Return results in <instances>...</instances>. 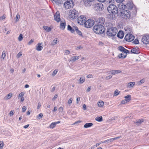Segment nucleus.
<instances>
[{
    "mask_svg": "<svg viewBox=\"0 0 149 149\" xmlns=\"http://www.w3.org/2000/svg\"><path fill=\"white\" fill-rule=\"evenodd\" d=\"M104 103V102L102 101H100L97 102V105L99 107H102L103 106Z\"/></svg>",
    "mask_w": 149,
    "mask_h": 149,
    "instance_id": "obj_31",
    "label": "nucleus"
},
{
    "mask_svg": "<svg viewBox=\"0 0 149 149\" xmlns=\"http://www.w3.org/2000/svg\"><path fill=\"white\" fill-rule=\"evenodd\" d=\"M72 98H70V99L68 101V103L69 104H70L72 103Z\"/></svg>",
    "mask_w": 149,
    "mask_h": 149,
    "instance_id": "obj_54",
    "label": "nucleus"
},
{
    "mask_svg": "<svg viewBox=\"0 0 149 149\" xmlns=\"http://www.w3.org/2000/svg\"><path fill=\"white\" fill-rule=\"evenodd\" d=\"M75 30L76 32L80 36H82V33L81 32L79 31L77 27H75Z\"/></svg>",
    "mask_w": 149,
    "mask_h": 149,
    "instance_id": "obj_33",
    "label": "nucleus"
},
{
    "mask_svg": "<svg viewBox=\"0 0 149 149\" xmlns=\"http://www.w3.org/2000/svg\"><path fill=\"white\" fill-rule=\"evenodd\" d=\"M42 45V43H39L37 45V46L36 47V50L38 51H40L42 50V49L43 48V45Z\"/></svg>",
    "mask_w": 149,
    "mask_h": 149,
    "instance_id": "obj_17",
    "label": "nucleus"
},
{
    "mask_svg": "<svg viewBox=\"0 0 149 149\" xmlns=\"http://www.w3.org/2000/svg\"><path fill=\"white\" fill-rule=\"evenodd\" d=\"M4 145L3 141H0V149H2Z\"/></svg>",
    "mask_w": 149,
    "mask_h": 149,
    "instance_id": "obj_47",
    "label": "nucleus"
},
{
    "mask_svg": "<svg viewBox=\"0 0 149 149\" xmlns=\"http://www.w3.org/2000/svg\"><path fill=\"white\" fill-rule=\"evenodd\" d=\"M57 97H58V95L57 94H55V95L54 97L52 99V100H55L57 98Z\"/></svg>",
    "mask_w": 149,
    "mask_h": 149,
    "instance_id": "obj_64",
    "label": "nucleus"
},
{
    "mask_svg": "<svg viewBox=\"0 0 149 149\" xmlns=\"http://www.w3.org/2000/svg\"><path fill=\"white\" fill-rule=\"evenodd\" d=\"M112 77V76H111V75H109L108 76H107L106 77V79H111Z\"/></svg>",
    "mask_w": 149,
    "mask_h": 149,
    "instance_id": "obj_60",
    "label": "nucleus"
},
{
    "mask_svg": "<svg viewBox=\"0 0 149 149\" xmlns=\"http://www.w3.org/2000/svg\"><path fill=\"white\" fill-rule=\"evenodd\" d=\"M104 5L101 3H95L94 6V8L96 11H100L104 9Z\"/></svg>",
    "mask_w": 149,
    "mask_h": 149,
    "instance_id": "obj_6",
    "label": "nucleus"
},
{
    "mask_svg": "<svg viewBox=\"0 0 149 149\" xmlns=\"http://www.w3.org/2000/svg\"><path fill=\"white\" fill-rule=\"evenodd\" d=\"M135 82H130L127 85L128 88L133 87L135 85Z\"/></svg>",
    "mask_w": 149,
    "mask_h": 149,
    "instance_id": "obj_26",
    "label": "nucleus"
},
{
    "mask_svg": "<svg viewBox=\"0 0 149 149\" xmlns=\"http://www.w3.org/2000/svg\"><path fill=\"white\" fill-rule=\"evenodd\" d=\"M121 138V136H119L116 137L115 138L110 139L104 141V142L106 143H109L110 142H113L114 140L117 139H118L120 138Z\"/></svg>",
    "mask_w": 149,
    "mask_h": 149,
    "instance_id": "obj_14",
    "label": "nucleus"
},
{
    "mask_svg": "<svg viewBox=\"0 0 149 149\" xmlns=\"http://www.w3.org/2000/svg\"><path fill=\"white\" fill-rule=\"evenodd\" d=\"M66 25L65 22H62L60 25V28L61 29L63 30L65 28Z\"/></svg>",
    "mask_w": 149,
    "mask_h": 149,
    "instance_id": "obj_34",
    "label": "nucleus"
},
{
    "mask_svg": "<svg viewBox=\"0 0 149 149\" xmlns=\"http://www.w3.org/2000/svg\"><path fill=\"white\" fill-rule=\"evenodd\" d=\"M141 41L143 43L145 44L149 43V35H146L143 36L142 38Z\"/></svg>",
    "mask_w": 149,
    "mask_h": 149,
    "instance_id": "obj_13",
    "label": "nucleus"
},
{
    "mask_svg": "<svg viewBox=\"0 0 149 149\" xmlns=\"http://www.w3.org/2000/svg\"><path fill=\"white\" fill-rule=\"evenodd\" d=\"M56 125V123L55 122H53L49 126V127L50 128L53 129L54 128Z\"/></svg>",
    "mask_w": 149,
    "mask_h": 149,
    "instance_id": "obj_38",
    "label": "nucleus"
},
{
    "mask_svg": "<svg viewBox=\"0 0 149 149\" xmlns=\"http://www.w3.org/2000/svg\"><path fill=\"white\" fill-rule=\"evenodd\" d=\"M108 12L110 13L116 14L118 13V8L116 6L113 4H111L107 8Z\"/></svg>",
    "mask_w": 149,
    "mask_h": 149,
    "instance_id": "obj_3",
    "label": "nucleus"
},
{
    "mask_svg": "<svg viewBox=\"0 0 149 149\" xmlns=\"http://www.w3.org/2000/svg\"><path fill=\"white\" fill-rule=\"evenodd\" d=\"M54 19L55 21L58 22L60 21L61 19L59 12L57 11L55 13L54 15Z\"/></svg>",
    "mask_w": 149,
    "mask_h": 149,
    "instance_id": "obj_15",
    "label": "nucleus"
},
{
    "mask_svg": "<svg viewBox=\"0 0 149 149\" xmlns=\"http://www.w3.org/2000/svg\"><path fill=\"white\" fill-rule=\"evenodd\" d=\"M75 27H74V28H73L71 26L69 25H68V30L70 31L71 33H74V31L75 28Z\"/></svg>",
    "mask_w": 149,
    "mask_h": 149,
    "instance_id": "obj_24",
    "label": "nucleus"
},
{
    "mask_svg": "<svg viewBox=\"0 0 149 149\" xmlns=\"http://www.w3.org/2000/svg\"><path fill=\"white\" fill-rule=\"evenodd\" d=\"M23 38V36H22V34H20L18 38V40L20 41H22Z\"/></svg>",
    "mask_w": 149,
    "mask_h": 149,
    "instance_id": "obj_46",
    "label": "nucleus"
},
{
    "mask_svg": "<svg viewBox=\"0 0 149 149\" xmlns=\"http://www.w3.org/2000/svg\"><path fill=\"white\" fill-rule=\"evenodd\" d=\"M133 42L135 44H138L139 43V40L137 39H135Z\"/></svg>",
    "mask_w": 149,
    "mask_h": 149,
    "instance_id": "obj_55",
    "label": "nucleus"
},
{
    "mask_svg": "<svg viewBox=\"0 0 149 149\" xmlns=\"http://www.w3.org/2000/svg\"><path fill=\"white\" fill-rule=\"evenodd\" d=\"M128 102L126 100L124 99L121 102V103L122 104H125L127 103Z\"/></svg>",
    "mask_w": 149,
    "mask_h": 149,
    "instance_id": "obj_59",
    "label": "nucleus"
},
{
    "mask_svg": "<svg viewBox=\"0 0 149 149\" xmlns=\"http://www.w3.org/2000/svg\"><path fill=\"white\" fill-rule=\"evenodd\" d=\"M96 25L103 26L105 22L104 19L103 18L101 17L97 18L96 20Z\"/></svg>",
    "mask_w": 149,
    "mask_h": 149,
    "instance_id": "obj_12",
    "label": "nucleus"
},
{
    "mask_svg": "<svg viewBox=\"0 0 149 149\" xmlns=\"http://www.w3.org/2000/svg\"><path fill=\"white\" fill-rule=\"evenodd\" d=\"M126 8L127 7L126 5L122 4L121 6H120L119 8L121 12V11L125 10L126 9Z\"/></svg>",
    "mask_w": 149,
    "mask_h": 149,
    "instance_id": "obj_21",
    "label": "nucleus"
},
{
    "mask_svg": "<svg viewBox=\"0 0 149 149\" xmlns=\"http://www.w3.org/2000/svg\"><path fill=\"white\" fill-rule=\"evenodd\" d=\"M125 0H116V1L118 3H121Z\"/></svg>",
    "mask_w": 149,
    "mask_h": 149,
    "instance_id": "obj_61",
    "label": "nucleus"
},
{
    "mask_svg": "<svg viewBox=\"0 0 149 149\" xmlns=\"http://www.w3.org/2000/svg\"><path fill=\"white\" fill-rule=\"evenodd\" d=\"M86 18L83 15H81L77 18L78 23L80 24H84L86 21Z\"/></svg>",
    "mask_w": 149,
    "mask_h": 149,
    "instance_id": "obj_9",
    "label": "nucleus"
},
{
    "mask_svg": "<svg viewBox=\"0 0 149 149\" xmlns=\"http://www.w3.org/2000/svg\"><path fill=\"white\" fill-rule=\"evenodd\" d=\"M124 36V33L122 31H120L117 34V36L120 38H122Z\"/></svg>",
    "mask_w": 149,
    "mask_h": 149,
    "instance_id": "obj_19",
    "label": "nucleus"
},
{
    "mask_svg": "<svg viewBox=\"0 0 149 149\" xmlns=\"http://www.w3.org/2000/svg\"><path fill=\"white\" fill-rule=\"evenodd\" d=\"M27 109V107L26 106H24L22 108V112H24Z\"/></svg>",
    "mask_w": 149,
    "mask_h": 149,
    "instance_id": "obj_52",
    "label": "nucleus"
},
{
    "mask_svg": "<svg viewBox=\"0 0 149 149\" xmlns=\"http://www.w3.org/2000/svg\"><path fill=\"white\" fill-rule=\"evenodd\" d=\"M13 95L12 93H10L4 97V99L5 100H7L11 98Z\"/></svg>",
    "mask_w": 149,
    "mask_h": 149,
    "instance_id": "obj_28",
    "label": "nucleus"
},
{
    "mask_svg": "<svg viewBox=\"0 0 149 149\" xmlns=\"http://www.w3.org/2000/svg\"><path fill=\"white\" fill-rule=\"evenodd\" d=\"M107 2L111 3V4H113L114 1V0H107Z\"/></svg>",
    "mask_w": 149,
    "mask_h": 149,
    "instance_id": "obj_49",
    "label": "nucleus"
},
{
    "mask_svg": "<svg viewBox=\"0 0 149 149\" xmlns=\"http://www.w3.org/2000/svg\"><path fill=\"white\" fill-rule=\"evenodd\" d=\"M25 94V93L24 92H22L20 93L19 95V97H23V96Z\"/></svg>",
    "mask_w": 149,
    "mask_h": 149,
    "instance_id": "obj_43",
    "label": "nucleus"
},
{
    "mask_svg": "<svg viewBox=\"0 0 149 149\" xmlns=\"http://www.w3.org/2000/svg\"><path fill=\"white\" fill-rule=\"evenodd\" d=\"M85 81V78L84 77H80L79 80V83L82 84Z\"/></svg>",
    "mask_w": 149,
    "mask_h": 149,
    "instance_id": "obj_36",
    "label": "nucleus"
},
{
    "mask_svg": "<svg viewBox=\"0 0 149 149\" xmlns=\"http://www.w3.org/2000/svg\"><path fill=\"white\" fill-rule=\"evenodd\" d=\"M145 79H142L139 81H137L136 82L137 84L138 85H141L143 83H144L145 81Z\"/></svg>",
    "mask_w": 149,
    "mask_h": 149,
    "instance_id": "obj_35",
    "label": "nucleus"
},
{
    "mask_svg": "<svg viewBox=\"0 0 149 149\" xmlns=\"http://www.w3.org/2000/svg\"><path fill=\"white\" fill-rule=\"evenodd\" d=\"M43 116V114L42 113H40L38 115L37 118L40 119Z\"/></svg>",
    "mask_w": 149,
    "mask_h": 149,
    "instance_id": "obj_48",
    "label": "nucleus"
},
{
    "mask_svg": "<svg viewBox=\"0 0 149 149\" xmlns=\"http://www.w3.org/2000/svg\"><path fill=\"white\" fill-rule=\"evenodd\" d=\"M144 120L143 119H138L136 121H134V123L136 124V125H139L141 124L142 122H143Z\"/></svg>",
    "mask_w": 149,
    "mask_h": 149,
    "instance_id": "obj_27",
    "label": "nucleus"
},
{
    "mask_svg": "<svg viewBox=\"0 0 149 149\" xmlns=\"http://www.w3.org/2000/svg\"><path fill=\"white\" fill-rule=\"evenodd\" d=\"M107 17L109 18L110 19H114L115 15L113 14H109L107 15Z\"/></svg>",
    "mask_w": 149,
    "mask_h": 149,
    "instance_id": "obj_29",
    "label": "nucleus"
},
{
    "mask_svg": "<svg viewBox=\"0 0 149 149\" xmlns=\"http://www.w3.org/2000/svg\"><path fill=\"white\" fill-rule=\"evenodd\" d=\"M6 51H3L2 52L1 55V58H3V59H4V58L6 57Z\"/></svg>",
    "mask_w": 149,
    "mask_h": 149,
    "instance_id": "obj_41",
    "label": "nucleus"
},
{
    "mask_svg": "<svg viewBox=\"0 0 149 149\" xmlns=\"http://www.w3.org/2000/svg\"><path fill=\"white\" fill-rule=\"evenodd\" d=\"M98 122H101L102 121V116L97 117L95 119Z\"/></svg>",
    "mask_w": 149,
    "mask_h": 149,
    "instance_id": "obj_37",
    "label": "nucleus"
},
{
    "mask_svg": "<svg viewBox=\"0 0 149 149\" xmlns=\"http://www.w3.org/2000/svg\"><path fill=\"white\" fill-rule=\"evenodd\" d=\"M79 56H72L71 58V59L69 61H72L73 62L75 61L76 60H78L79 58Z\"/></svg>",
    "mask_w": 149,
    "mask_h": 149,
    "instance_id": "obj_23",
    "label": "nucleus"
},
{
    "mask_svg": "<svg viewBox=\"0 0 149 149\" xmlns=\"http://www.w3.org/2000/svg\"><path fill=\"white\" fill-rule=\"evenodd\" d=\"M121 15L122 17L125 19H130L131 17V13L129 10H124L120 12Z\"/></svg>",
    "mask_w": 149,
    "mask_h": 149,
    "instance_id": "obj_4",
    "label": "nucleus"
},
{
    "mask_svg": "<svg viewBox=\"0 0 149 149\" xmlns=\"http://www.w3.org/2000/svg\"><path fill=\"white\" fill-rule=\"evenodd\" d=\"M126 6L127 7L128 9L130 10L132 9H134L135 11L136 12V8L134 7V6L132 2L130 1L128 2L127 3Z\"/></svg>",
    "mask_w": 149,
    "mask_h": 149,
    "instance_id": "obj_11",
    "label": "nucleus"
},
{
    "mask_svg": "<svg viewBox=\"0 0 149 149\" xmlns=\"http://www.w3.org/2000/svg\"><path fill=\"white\" fill-rule=\"evenodd\" d=\"M64 6L66 9L72 8L74 6L73 2L72 0H68L64 3Z\"/></svg>",
    "mask_w": 149,
    "mask_h": 149,
    "instance_id": "obj_7",
    "label": "nucleus"
},
{
    "mask_svg": "<svg viewBox=\"0 0 149 149\" xmlns=\"http://www.w3.org/2000/svg\"><path fill=\"white\" fill-rule=\"evenodd\" d=\"M34 40L33 39H31L28 42V45H30L31 44H32L33 42H34Z\"/></svg>",
    "mask_w": 149,
    "mask_h": 149,
    "instance_id": "obj_58",
    "label": "nucleus"
},
{
    "mask_svg": "<svg viewBox=\"0 0 149 149\" xmlns=\"http://www.w3.org/2000/svg\"><path fill=\"white\" fill-rule=\"evenodd\" d=\"M69 14L70 17L73 19L76 18L78 15L77 11L74 9L70 10L69 11Z\"/></svg>",
    "mask_w": 149,
    "mask_h": 149,
    "instance_id": "obj_5",
    "label": "nucleus"
},
{
    "mask_svg": "<svg viewBox=\"0 0 149 149\" xmlns=\"http://www.w3.org/2000/svg\"><path fill=\"white\" fill-rule=\"evenodd\" d=\"M20 18V16L19 14H17V15L16 16L15 19H16V22H17L19 21V19Z\"/></svg>",
    "mask_w": 149,
    "mask_h": 149,
    "instance_id": "obj_44",
    "label": "nucleus"
},
{
    "mask_svg": "<svg viewBox=\"0 0 149 149\" xmlns=\"http://www.w3.org/2000/svg\"><path fill=\"white\" fill-rule=\"evenodd\" d=\"M94 24V21L93 19H90L86 21L84 23V25L85 27L90 28L93 26Z\"/></svg>",
    "mask_w": 149,
    "mask_h": 149,
    "instance_id": "obj_8",
    "label": "nucleus"
},
{
    "mask_svg": "<svg viewBox=\"0 0 149 149\" xmlns=\"http://www.w3.org/2000/svg\"><path fill=\"white\" fill-rule=\"evenodd\" d=\"M83 48V47L82 46L80 45L76 47L75 48L76 49L78 50V49H81Z\"/></svg>",
    "mask_w": 149,
    "mask_h": 149,
    "instance_id": "obj_51",
    "label": "nucleus"
},
{
    "mask_svg": "<svg viewBox=\"0 0 149 149\" xmlns=\"http://www.w3.org/2000/svg\"><path fill=\"white\" fill-rule=\"evenodd\" d=\"M93 125V124L92 123H87L85 124L84 126V127L87 128L92 126Z\"/></svg>",
    "mask_w": 149,
    "mask_h": 149,
    "instance_id": "obj_30",
    "label": "nucleus"
},
{
    "mask_svg": "<svg viewBox=\"0 0 149 149\" xmlns=\"http://www.w3.org/2000/svg\"><path fill=\"white\" fill-rule=\"evenodd\" d=\"M127 53H125V52H122L121 54H119L118 56L119 58H124L126 56L127 54Z\"/></svg>",
    "mask_w": 149,
    "mask_h": 149,
    "instance_id": "obj_20",
    "label": "nucleus"
},
{
    "mask_svg": "<svg viewBox=\"0 0 149 149\" xmlns=\"http://www.w3.org/2000/svg\"><path fill=\"white\" fill-rule=\"evenodd\" d=\"M118 49L123 52H125V53H129L130 52L128 50L126 49L122 46H120L118 47Z\"/></svg>",
    "mask_w": 149,
    "mask_h": 149,
    "instance_id": "obj_16",
    "label": "nucleus"
},
{
    "mask_svg": "<svg viewBox=\"0 0 149 149\" xmlns=\"http://www.w3.org/2000/svg\"><path fill=\"white\" fill-rule=\"evenodd\" d=\"M112 75H115L116 74L120 73L121 72V71L120 70H113L110 71Z\"/></svg>",
    "mask_w": 149,
    "mask_h": 149,
    "instance_id": "obj_25",
    "label": "nucleus"
},
{
    "mask_svg": "<svg viewBox=\"0 0 149 149\" xmlns=\"http://www.w3.org/2000/svg\"><path fill=\"white\" fill-rule=\"evenodd\" d=\"M58 71V70L57 69H56L54 70L52 73V75L53 76H55L57 74Z\"/></svg>",
    "mask_w": 149,
    "mask_h": 149,
    "instance_id": "obj_45",
    "label": "nucleus"
},
{
    "mask_svg": "<svg viewBox=\"0 0 149 149\" xmlns=\"http://www.w3.org/2000/svg\"><path fill=\"white\" fill-rule=\"evenodd\" d=\"M93 75L91 74L88 75L87 76V77L88 78H93Z\"/></svg>",
    "mask_w": 149,
    "mask_h": 149,
    "instance_id": "obj_63",
    "label": "nucleus"
},
{
    "mask_svg": "<svg viewBox=\"0 0 149 149\" xmlns=\"http://www.w3.org/2000/svg\"><path fill=\"white\" fill-rule=\"evenodd\" d=\"M70 52L68 50H66L65 51V53L66 55H68L70 54Z\"/></svg>",
    "mask_w": 149,
    "mask_h": 149,
    "instance_id": "obj_57",
    "label": "nucleus"
},
{
    "mask_svg": "<svg viewBox=\"0 0 149 149\" xmlns=\"http://www.w3.org/2000/svg\"><path fill=\"white\" fill-rule=\"evenodd\" d=\"M131 52L132 53L134 54H137V49L136 48H134L131 50Z\"/></svg>",
    "mask_w": 149,
    "mask_h": 149,
    "instance_id": "obj_39",
    "label": "nucleus"
},
{
    "mask_svg": "<svg viewBox=\"0 0 149 149\" xmlns=\"http://www.w3.org/2000/svg\"><path fill=\"white\" fill-rule=\"evenodd\" d=\"M134 39V36L132 34H128L125 36V39L128 42L133 41Z\"/></svg>",
    "mask_w": 149,
    "mask_h": 149,
    "instance_id": "obj_10",
    "label": "nucleus"
},
{
    "mask_svg": "<svg viewBox=\"0 0 149 149\" xmlns=\"http://www.w3.org/2000/svg\"><path fill=\"white\" fill-rule=\"evenodd\" d=\"M120 92L118 90L116 89L114 92V95L115 96L118 95Z\"/></svg>",
    "mask_w": 149,
    "mask_h": 149,
    "instance_id": "obj_42",
    "label": "nucleus"
},
{
    "mask_svg": "<svg viewBox=\"0 0 149 149\" xmlns=\"http://www.w3.org/2000/svg\"><path fill=\"white\" fill-rule=\"evenodd\" d=\"M58 42L57 38L55 39L52 43V45H55Z\"/></svg>",
    "mask_w": 149,
    "mask_h": 149,
    "instance_id": "obj_40",
    "label": "nucleus"
},
{
    "mask_svg": "<svg viewBox=\"0 0 149 149\" xmlns=\"http://www.w3.org/2000/svg\"><path fill=\"white\" fill-rule=\"evenodd\" d=\"M63 108L62 107H60L58 109V110L60 112H62L63 110Z\"/></svg>",
    "mask_w": 149,
    "mask_h": 149,
    "instance_id": "obj_56",
    "label": "nucleus"
},
{
    "mask_svg": "<svg viewBox=\"0 0 149 149\" xmlns=\"http://www.w3.org/2000/svg\"><path fill=\"white\" fill-rule=\"evenodd\" d=\"M43 28L47 32L51 31L52 29V28L50 27H48L46 26H44Z\"/></svg>",
    "mask_w": 149,
    "mask_h": 149,
    "instance_id": "obj_22",
    "label": "nucleus"
},
{
    "mask_svg": "<svg viewBox=\"0 0 149 149\" xmlns=\"http://www.w3.org/2000/svg\"><path fill=\"white\" fill-rule=\"evenodd\" d=\"M117 29L114 27H110L107 29V34L109 37L114 36L117 32Z\"/></svg>",
    "mask_w": 149,
    "mask_h": 149,
    "instance_id": "obj_1",
    "label": "nucleus"
},
{
    "mask_svg": "<svg viewBox=\"0 0 149 149\" xmlns=\"http://www.w3.org/2000/svg\"><path fill=\"white\" fill-rule=\"evenodd\" d=\"M94 0H86L85 2V4L86 6H90L91 5L92 2L94 1Z\"/></svg>",
    "mask_w": 149,
    "mask_h": 149,
    "instance_id": "obj_18",
    "label": "nucleus"
},
{
    "mask_svg": "<svg viewBox=\"0 0 149 149\" xmlns=\"http://www.w3.org/2000/svg\"><path fill=\"white\" fill-rule=\"evenodd\" d=\"M124 98L127 102H129L131 100V96L130 95H128L125 96Z\"/></svg>",
    "mask_w": 149,
    "mask_h": 149,
    "instance_id": "obj_32",
    "label": "nucleus"
},
{
    "mask_svg": "<svg viewBox=\"0 0 149 149\" xmlns=\"http://www.w3.org/2000/svg\"><path fill=\"white\" fill-rule=\"evenodd\" d=\"M41 106V104H40V102H38V106H37V109H39L40 108V107Z\"/></svg>",
    "mask_w": 149,
    "mask_h": 149,
    "instance_id": "obj_62",
    "label": "nucleus"
},
{
    "mask_svg": "<svg viewBox=\"0 0 149 149\" xmlns=\"http://www.w3.org/2000/svg\"><path fill=\"white\" fill-rule=\"evenodd\" d=\"M6 18V16L5 15H3L0 17V20H3Z\"/></svg>",
    "mask_w": 149,
    "mask_h": 149,
    "instance_id": "obj_53",
    "label": "nucleus"
},
{
    "mask_svg": "<svg viewBox=\"0 0 149 149\" xmlns=\"http://www.w3.org/2000/svg\"><path fill=\"white\" fill-rule=\"evenodd\" d=\"M22 55V52H19L17 55V58H19Z\"/></svg>",
    "mask_w": 149,
    "mask_h": 149,
    "instance_id": "obj_50",
    "label": "nucleus"
},
{
    "mask_svg": "<svg viewBox=\"0 0 149 149\" xmlns=\"http://www.w3.org/2000/svg\"><path fill=\"white\" fill-rule=\"evenodd\" d=\"M94 31L97 34L102 33L105 31L103 26L95 25L93 27Z\"/></svg>",
    "mask_w": 149,
    "mask_h": 149,
    "instance_id": "obj_2",
    "label": "nucleus"
}]
</instances>
